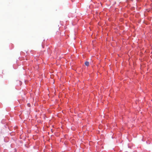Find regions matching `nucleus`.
Segmentation results:
<instances>
[{
  "instance_id": "1",
  "label": "nucleus",
  "mask_w": 152,
  "mask_h": 152,
  "mask_svg": "<svg viewBox=\"0 0 152 152\" xmlns=\"http://www.w3.org/2000/svg\"><path fill=\"white\" fill-rule=\"evenodd\" d=\"M85 64L86 66H88L89 65V63L88 61H86L85 62Z\"/></svg>"
},
{
  "instance_id": "2",
  "label": "nucleus",
  "mask_w": 152,
  "mask_h": 152,
  "mask_svg": "<svg viewBox=\"0 0 152 152\" xmlns=\"http://www.w3.org/2000/svg\"><path fill=\"white\" fill-rule=\"evenodd\" d=\"M28 106H29V105H30V104H28Z\"/></svg>"
}]
</instances>
